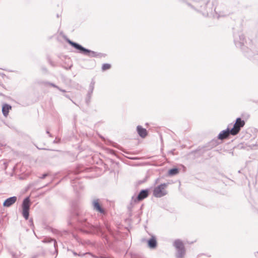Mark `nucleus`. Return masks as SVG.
<instances>
[{
  "label": "nucleus",
  "mask_w": 258,
  "mask_h": 258,
  "mask_svg": "<svg viewBox=\"0 0 258 258\" xmlns=\"http://www.w3.org/2000/svg\"><path fill=\"white\" fill-rule=\"evenodd\" d=\"M31 205L30 200L29 197L25 198L22 204V214L24 217L27 220L29 215V209Z\"/></svg>",
  "instance_id": "nucleus-3"
},
{
  "label": "nucleus",
  "mask_w": 258,
  "mask_h": 258,
  "mask_svg": "<svg viewBox=\"0 0 258 258\" xmlns=\"http://www.w3.org/2000/svg\"><path fill=\"white\" fill-rule=\"evenodd\" d=\"M148 195L149 191L148 190H142L138 195L137 199L135 200V202H139L142 201L144 199L146 198Z\"/></svg>",
  "instance_id": "nucleus-6"
},
{
  "label": "nucleus",
  "mask_w": 258,
  "mask_h": 258,
  "mask_svg": "<svg viewBox=\"0 0 258 258\" xmlns=\"http://www.w3.org/2000/svg\"><path fill=\"white\" fill-rule=\"evenodd\" d=\"M137 130L138 134L141 137L144 138L147 136L148 133L146 129L143 128L141 126L139 125L137 126Z\"/></svg>",
  "instance_id": "nucleus-8"
},
{
  "label": "nucleus",
  "mask_w": 258,
  "mask_h": 258,
  "mask_svg": "<svg viewBox=\"0 0 258 258\" xmlns=\"http://www.w3.org/2000/svg\"><path fill=\"white\" fill-rule=\"evenodd\" d=\"M245 121L240 118H237L233 125V128L229 130L228 128L226 130L222 131L218 135V138L220 140L227 139L229 135L235 136L237 135L240 131L241 127L245 125Z\"/></svg>",
  "instance_id": "nucleus-1"
},
{
  "label": "nucleus",
  "mask_w": 258,
  "mask_h": 258,
  "mask_svg": "<svg viewBox=\"0 0 258 258\" xmlns=\"http://www.w3.org/2000/svg\"><path fill=\"white\" fill-rule=\"evenodd\" d=\"M69 43L71 44L72 46L75 47V48L79 50L80 51V52L86 54L88 55H92L93 56L95 55V52L92 51H91L90 50L87 49L83 47H82L81 45L74 42L70 40L68 41Z\"/></svg>",
  "instance_id": "nucleus-4"
},
{
  "label": "nucleus",
  "mask_w": 258,
  "mask_h": 258,
  "mask_svg": "<svg viewBox=\"0 0 258 258\" xmlns=\"http://www.w3.org/2000/svg\"><path fill=\"white\" fill-rule=\"evenodd\" d=\"M46 176H47V175H46V174H44V175H43V178H44Z\"/></svg>",
  "instance_id": "nucleus-14"
},
{
  "label": "nucleus",
  "mask_w": 258,
  "mask_h": 258,
  "mask_svg": "<svg viewBox=\"0 0 258 258\" xmlns=\"http://www.w3.org/2000/svg\"><path fill=\"white\" fill-rule=\"evenodd\" d=\"M167 183L161 184L156 186L153 191V196L156 198H161L165 196L167 194Z\"/></svg>",
  "instance_id": "nucleus-2"
},
{
  "label": "nucleus",
  "mask_w": 258,
  "mask_h": 258,
  "mask_svg": "<svg viewBox=\"0 0 258 258\" xmlns=\"http://www.w3.org/2000/svg\"><path fill=\"white\" fill-rule=\"evenodd\" d=\"M17 201L16 197H11L7 199L4 203V206L9 207L14 204Z\"/></svg>",
  "instance_id": "nucleus-7"
},
{
  "label": "nucleus",
  "mask_w": 258,
  "mask_h": 258,
  "mask_svg": "<svg viewBox=\"0 0 258 258\" xmlns=\"http://www.w3.org/2000/svg\"><path fill=\"white\" fill-rule=\"evenodd\" d=\"M93 206L94 209L100 213H103L104 210L101 208L98 200H94L93 202Z\"/></svg>",
  "instance_id": "nucleus-10"
},
{
  "label": "nucleus",
  "mask_w": 258,
  "mask_h": 258,
  "mask_svg": "<svg viewBox=\"0 0 258 258\" xmlns=\"http://www.w3.org/2000/svg\"><path fill=\"white\" fill-rule=\"evenodd\" d=\"M179 170L177 168L171 169L168 171V174L169 175H174L178 174Z\"/></svg>",
  "instance_id": "nucleus-12"
},
{
  "label": "nucleus",
  "mask_w": 258,
  "mask_h": 258,
  "mask_svg": "<svg viewBox=\"0 0 258 258\" xmlns=\"http://www.w3.org/2000/svg\"><path fill=\"white\" fill-rule=\"evenodd\" d=\"M148 246L151 248H154L157 246V241L154 236H152L148 241Z\"/></svg>",
  "instance_id": "nucleus-9"
},
{
  "label": "nucleus",
  "mask_w": 258,
  "mask_h": 258,
  "mask_svg": "<svg viewBox=\"0 0 258 258\" xmlns=\"http://www.w3.org/2000/svg\"><path fill=\"white\" fill-rule=\"evenodd\" d=\"M11 108H12L11 106L8 104H5L3 105V108H2V111H3L4 115L5 116H7L8 115L9 111L10 109H11Z\"/></svg>",
  "instance_id": "nucleus-11"
},
{
  "label": "nucleus",
  "mask_w": 258,
  "mask_h": 258,
  "mask_svg": "<svg viewBox=\"0 0 258 258\" xmlns=\"http://www.w3.org/2000/svg\"><path fill=\"white\" fill-rule=\"evenodd\" d=\"M174 245L178 251V257L182 258L185 253L184 247L182 241L179 240H175Z\"/></svg>",
  "instance_id": "nucleus-5"
},
{
  "label": "nucleus",
  "mask_w": 258,
  "mask_h": 258,
  "mask_svg": "<svg viewBox=\"0 0 258 258\" xmlns=\"http://www.w3.org/2000/svg\"><path fill=\"white\" fill-rule=\"evenodd\" d=\"M111 68V65L109 63H104L102 65V69L103 71L109 70Z\"/></svg>",
  "instance_id": "nucleus-13"
}]
</instances>
